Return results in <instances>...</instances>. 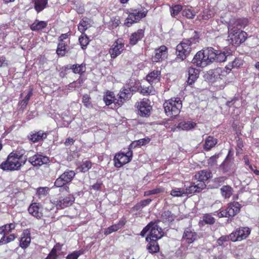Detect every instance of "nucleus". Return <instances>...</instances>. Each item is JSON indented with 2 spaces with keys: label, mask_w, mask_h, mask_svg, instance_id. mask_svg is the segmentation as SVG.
<instances>
[{
  "label": "nucleus",
  "mask_w": 259,
  "mask_h": 259,
  "mask_svg": "<svg viewBox=\"0 0 259 259\" xmlns=\"http://www.w3.org/2000/svg\"><path fill=\"white\" fill-rule=\"evenodd\" d=\"M188 78L187 82L189 84H192L199 76V70L193 67L188 68Z\"/></svg>",
  "instance_id": "obj_22"
},
{
  "label": "nucleus",
  "mask_w": 259,
  "mask_h": 259,
  "mask_svg": "<svg viewBox=\"0 0 259 259\" xmlns=\"http://www.w3.org/2000/svg\"><path fill=\"white\" fill-rule=\"evenodd\" d=\"M183 237L188 240V243H191L195 240L196 234L193 230L188 228L185 230Z\"/></svg>",
  "instance_id": "obj_27"
},
{
  "label": "nucleus",
  "mask_w": 259,
  "mask_h": 259,
  "mask_svg": "<svg viewBox=\"0 0 259 259\" xmlns=\"http://www.w3.org/2000/svg\"><path fill=\"white\" fill-rule=\"evenodd\" d=\"M7 28V25L0 26V38L4 39V38L7 36V32L6 30Z\"/></svg>",
  "instance_id": "obj_53"
},
{
  "label": "nucleus",
  "mask_w": 259,
  "mask_h": 259,
  "mask_svg": "<svg viewBox=\"0 0 259 259\" xmlns=\"http://www.w3.org/2000/svg\"><path fill=\"white\" fill-rule=\"evenodd\" d=\"M243 64L242 60L240 59L236 58L231 63H229L226 66L225 69L226 72H230L233 68H238Z\"/></svg>",
  "instance_id": "obj_31"
},
{
  "label": "nucleus",
  "mask_w": 259,
  "mask_h": 259,
  "mask_svg": "<svg viewBox=\"0 0 259 259\" xmlns=\"http://www.w3.org/2000/svg\"><path fill=\"white\" fill-rule=\"evenodd\" d=\"M8 64V61L4 57H0V67L7 66Z\"/></svg>",
  "instance_id": "obj_60"
},
{
  "label": "nucleus",
  "mask_w": 259,
  "mask_h": 259,
  "mask_svg": "<svg viewBox=\"0 0 259 259\" xmlns=\"http://www.w3.org/2000/svg\"><path fill=\"white\" fill-rule=\"evenodd\" d=\"M47 26V23L44 21L35 20L31 25L32 30L36 31L41 30Z\"/></svg>",
  "instance_id": "obj_32"
},
{
  "label": "nucleus",
  "mask_w": 259,
  "mask_h": 259,
  "mask_svg": "<svg viewBox=\"0 0 259 259\" xmlns=\"http://www.w3.org/2000/svg\"><path fill=\"white\" fill-rule=\"evenodd\" d=\"M151 201H152V200L151 199H146L141 200L139 203H140V205L141 206V207L143 208L144 207L149 205Z\"/></svg>",
  "instance_id": "obj_58"
},
{
  "label": "nucleus",
  "mask_w": 259,
  "mask_h": 259,
  "mask_svg": "<svg viewBox=\"0 0 259 259\" xmlns=\"http://www.w3.org/2000/svg\"><path fill=\"white\" fill-rule=\"evenodd\" d=\"M195 192H198V191L194 185H191L185 189V195H188Z\"/></svg>",
  "instance_id": "obj_51"
},
{
  "label": "nucleus",
  "mask_w": 259,
  "mask_h": 259,
  "mask_svg": "<svg viewBox=\"0 0 259 259\" xmlns=\"http://www.w3.org/2000/svg\"><path fill=\"white\" fill-rule=\"evenodd\" d=\"M75 200L72 195L69 194L66 196L62 197L57 201L56 207L58 209H64L71 206Z\"/></svg>",
  "instance_id": "obj_14"
},
{
  "label": "nucleus",
  "mask_w": 259,
  "mask_h": 259,
  "mask_svg": "<svg viewBox=\"0 0 259 259\" xmlns=\"http://www.w3.org/2000/svg\"><path fill=\"white\" fill-rule=\"evenodd\" d=\"M146 78L147 80L151 84L154 82H158L160 78V72L158 70H154L149 73Z\"/></svg>",
  "instance_id": "obj_24"
},
{
  "label": "nucleus",
  "mask_w": 259,
  "mask_h": 259,
  "mask_svg": "<svg viewBox=\"0 0 259 259\" xmlns=\"http://www.w3.org/2000/svg\"><path fill=\"white\" fill-rule=\"evenodd\" d=\"M221 167L224 172H228L234 170L233 162L229 156H227Z\"/></svg>",
  "instance_id": "obj_25"
},
{
  "label": "nucleus",
  "mask_w": 259,
  "mask_h": 259,
  "mask_svg": "<svg viewBox=\"0 0 259 259\" xmlns=\"http://www.w3.org/2000/svg\"><path fill=\"white\" fill-rule=\"evenodd\" d=\"M240 209V204L238 202L230 203L228 207L221 211L218 215L219 218L234 217L237 214Z\"/></svg>",
  "instance_id": "obj_10"
},
{
  "label": "nucleus",
  "mask_w": 259,
  "mask_h": 259,
  "mask_svg": "<svg viewBox=\"0 0 259 259\" xmlns=\"http://www.w3.org/2000/svg\"><path fill=\"white\" fill-rule=\"evenodd\" d=\"M50 160L47 156L35 154L28 158V161L34 166H39L49 163Z\"/></svg>",
  "instance_id": "obj_15"
},
{
  "label": "nucleus",
  "mask_w": 259,
  "mask_h": 259,
  "mask_svg": "<svg viewBox=\"0 0 259 259\" xmlns=\"http://www.w3.org/2000/svg\"><path fill=\"white\" fill-rule=\"evenodd\" d=\"M47 187H40L37 190V194L39 197L46 196L48 193Z\"/></svg>",
  "instance_id": "obj_54"
},
{
  "label": "nucleus",
  "mask_w": 259,
  "mask_h": 259,
  "mask_svg": "<svg viewBox=\"0 0 259 259\" xmlns=\"http://www.w3.org/2000/svg\"><path fill=\"white\" fill-rule=\"evenodd\" d=\"M124 45L121 39H118L114 42L109 50V53L112 58H115L119 56L124 50Z\"/></svg>",
  "instance_id": "obj_13"
},
{
  "label": "nucleus",
  "mask_w": 259,
  "mask_h": 259,
  "mask_svg": "<svg viewBox=\"0 0 259 259\" xmlns=\"http://www.w3.org/2000/svg\"><path fill=\"white\" fill-rule=\"evenodd\" d=\"M198 183L194 185L196 188L197 189L198 192H200L204 189L206 188V184L204 182L201 181H198Z\"/></svg>",
  "instance_id": "obj_56"
},
{
  "label": "nucleus",
  "mask_w": 259,
  "mask_h": 259,
  "mask_svg": "<svg viewBox=\"0 0 259 259\" xmlns=\"http://www.w3.org/2000/svg\"><path fill=\"white\" fill-rule=\"evenodd\" d=\"M132 157L133 152L130 148H128V151L126 154L124 153L116 154L114 158L115 166L118 168L121 167L123 165L130 162Z\"/></svg>",
  "instance_id": "obj_8"
},
{
  "label": "nucleus",
  "mask_w": 259,
  "mask_h": 259,
  "mask_svg": "<svg viewBox=\"0 0 259 259\" xmlns=\"http://www.w3.org/2000/svg\"><path fill=\"white\" fill-rule=\"evenodd\" d=\"M57 54L63 56L67 53V44L65 42L59 41L56 50Z\"/></svg>",
  "instance_id": "obj_36"
},
{
  "label": "nucleus",
  "mask_w": 259,
  "mask_h": 259,
  "mask_svg": "<svg viewBox=\"0 0 259 259\" xmlns=\"http://www.w3.org/2000/svg\"><path fill=\"white\" fill-rule=\"evenodd\" d=\"M148 244L147 246V249L150 253H153L159 251V247L157 242V240L149 239Z\"/></svg>",
  "instance_id": "obj_28"
},
{
  "label": "nucleus",
  "mask_w": 259,
  "mask_h": 259,
  "mask_svg": "<svg viewBox=\"0 0 259 259\" xmlns=\"http://www.w3.org/2000/svg\"><path fill=\"white\" fill-rule=\"evenodd\" d=\"M6 240H7L8 243H9L13 241L15 239L16 236L14 234H11L9 236L6 237Z\"/></svg>",
  "instance_id": "obj_64"
},
{
  "label": "nucleus",
  "mask_w": 259,
  "mask_h": 259,
  "mask_svg": "<svg viewBox=\"0 0 259 259\" xmlns=\"http://www.w3.org/2000/svg\"><path fill=\"white\" fill-rule=\"evenodd\" d=\"M5 228L7 229V230H6L7 234L9 233L12 231V230H14L15 228V225L13 223H10L9 224H7L4 225Z\"/></svg>",
  "instance_id": "obj_57"
},
{
  "label": "nucleus",
  "mask_w": 259,
  "mask_h": 259,
  "mask_svg": "<svg viewBox=\"0 0 259 259\" xmlns=\"http://www.w3.org/2000/svg\"><path fill=\"white\" fill-rule=\"evenodd\" d=\"M198 181L205 182L212 177V173L209 170L204 169L199 171L195 175Z\"/></svg>",
  "instance_id": "obj_23"
},
{
  "label": "nucleus",
  "mask_w": 259,
  "mask_h": 259,
  "mask_svg": "<svg viewBox=\"0 0 259 259\" xmlns=\"http://www.w3.org/2000/svg\"><path fill=\"white\" fill-rule=\"evenodd\" d=\"M144 36V31L143 29H139L136 32L133 33L130 36V44L131 45H135Z\"/></svg>",
  "instance_id": "obj_21"
},
{
  "label": "nucleus",
  "mask_w": 259,
  "mask_h": 259,
  "mask_svg": "<svg viewBox=\"0 0 259 259\" xmlns=\"http://www.w3.org/2000/svg\"><path fill=\"white\" fill-rule=\"evenodd\" d=\"M167 48L165 46H161L155 50L154 55L152 56V60L154 62H158L167 57Z\"/></svg>",
  "instance_id": "obj_16"
},
{
  "label": "nucleus",
  "mask_w": 259,
  "mask_h": 259,
  "mask_svg": "<svg viewBox=\"0 0 259 259\" xmlns=\"http://www.w3.org/2000/svg\"><path fill=\"white\" fill-rule=\"evenodd\" d=\"M48 4V0H35L34 8L37 12L42 11Z\"/></svg>",
  "instance_id": "obj_33"
},
{
  "label": "nucleus",
  "mask_w": 259,
  "mask_h": 259,
  "mask_svg": "<svg viewBox=\"0 0 259 259\" xmlns=\"http://www.w3.org/2000/svg\"><path fill=\"white\" fill-rule=\"evenodd\" d=\"M163 107L166 114L170 117L177 116L182 108V103L178 98H171L165 102Z\"/></svg>",
  "instance_id": "obj_5"
},
{
  "label": "nucleus",
  "mask_w": 259,
  "mask_h": 259,
  "mask_svg": "<svg viewBox=\"0 0 259 259\" xmlns=\"http://www.w3.org/2000/svg\"><path fill=\"white\" fill-rule=\"evenodd\" d=\"M161 219L164 222H172L174 220V217L171 211L169 210L164 211L161 214Z\"/></svg>",
  "instance_id": "obj_39"
},
{
  "label": "nucleus",
  "mask_w": 259,
  "mask_h": 259,
  "mask_svg": "<svg viewBox=\"0 0 259 259\" xmlns=\"http://www.w3.org/2000/svg\"><path fill=\"white\" fill-rule=\"evenodd\" d=\"M182 6L180 5H175L170 8V12L172 17H176L182 10Z\"/></svg>",
  "instance_id": "obj_43"
},
{
  "label": "nucleus",
  "mask_w": 259,
  "mask_h": 259,
  "mask_svg": "<svg viewBox=\"0 0 259 259\" xmlns=\"http://www.w3.org/2000/svg\"><path fill=\"white\" fill-rule=\"evenodd\" d=\"M248 24L247 19L233 18L230 20L228 28V40L232 45H239L243 42L246 38V33L240 29Z\"/></svg>",
  "instance_id": "obj_1"
},
{
  "label": "nucleus",
  "mask_w": 259,
  "mask_h": 259,
  "mask_svg": "<svg viewBox=\"0 0 259 259\" xmlns=\"http://www.w3.org/2000/svg\"><path fill=\"white\" fill-rule=\"evenodd\" d=\"M142 207L140 205V203H138L132 208V210L133 211H140L142 210Z\"/></svg>",
  "instance_id": "obj_62"
},
{
  "label": "nucleus",
  "mask_w": 259,
  "mask_h": 259,
  "mask_svg": "<svg viewBox=\"0 0 259 259\" xmlns=\"http://www.w3.org/2000/svg\"><path fill=\"white\" fill-rule=\"evenodd\" d=\"M221 191L222 196L225 198H229L232 194V188L228 186H224L221 189Z\"/></svg>",
  "instance_id": "obj_37"
},
{
  "label": "nucleus",
  "mask_w": 259,
  "mask_h": 259,
  "mask_svg": "<svg viewBox=\"0 0 259 259\" xmlns=\"http://www.w3.org/2000/svg\"><path fill=\"white\" fill-rule=\"evenodd\" d=\"M132 95V93L131 89H122L118 94V99H117L116 103H117L118 106H120L124 102L129 100Z\"/></svg>",
  "instance_id": "obj_17"
},
{
  "label": "nucleus",
  "mask_w": 259,
  "mask_h": 259,
  "mask_svg": "<svg viewBox=\"0 0 259 259\" xmlns=\"http://www.w3.org/2000/svg\"><path fill=\"white\" fill-rule=\"evenodd\" d=\"M217 143V139L214 138L213 137L208 136L205 141L204 145V149L207 151L210 150L213 148Z\"/></svg>",
  "instance_id": "obj_30"
},
{
  "label": "nucleus",
  "mask_w": 259,
  "mask_h": 259,
  "mask_svg": "<svg viewBox=\"0 0 259 259\" xmlns=\"http://www.w3.org/2000/svg\"><path fill=\"white\" fill-rule=\"evenodd\" d=\"M218 157V155H217L210 157L207 160L208 165L210 166H213L217 165Z\"/></svg>",
  "instance_id": "obj_50"
},
{
  "label": "nucleus",
  "mask_w": 259,
  "mask_h": 259,
  "mask_svg": "<svg viewBox=\"0 0 259 259\" xmlns=\"http://www.w3.org/2000/svg\"><path fill=\"white\" fill-rule=\"evenodd\" d=\"M148 231L149 234L146 238L147 241H149V239L157 240L163 236L162 229L157 225L156 223L150 222L143 229L140 235L144 236Z\"/></svg>",
  "instance_id": "obj_4"
},
{
  "label": "nucleus",
  "mask_w": 259,
  "mask_h": 259,
  "mask_svg": "<svg viewBox=\"0 0 259 259\" xmlns=\"http://www.w3.org/2000/svg\"><path fill=\"white\" fill-rule=\"evenodd\" d=\"M32 90L30 89L27 95L25 97L24 99L20 102V104L21 106V108H25L26 107V106L28 103V101H29L30 97L32 96Z\"/></svg>",
  "instance_id": "obj_44"
},
{
  "label": "nucleus",
  "mask_w": 259,
  "mask_h": 259,
  "mask_svg": "<svg viewBox=\"0 0 259 259\" xmlns=\"http://www.w3.org/2000/svg\"><path fill=\"white\" fill-rule=\"evenodd\" d=\"M164 191V189L162 188H157L153 190H150V194H156Z\"/></svg>",
  "instance_id": "obj_59"
},
{
  "label": "nucleus",
  "mask_w": 259,
  "mask_h": 259,
  "mask_svg": "<svg viewBox=\"0 0 259 259\" xmlns=\"http://www.w3.org/2000/svg\"><path fill=\"white\" fill-rule=\"evenodd\" d=\"M147 11L141 12L136 10H133V12L130 14L128 17L125 20L124 22L125 25L127 27H130L133 23L137 22V21L145 17L147 15Z\"/></svg>",
  "instance_id": "obj_12"
},
{
  "label": "nucleus",
  "mask_w": 259,
  "mask_h": 259,
  "mask_svg": "<svg viewBox=\"0 0 259 259\" xmlns=\"http://www.w3.org/2000/svg\"><path fill=\"white\" fill-rule=\"evenodd\" d=\"M170 195L174 197H181L185 195V189L181 188H175L171 191Z\"/></svg>",
  "instance_id": "obj_41"
},
{
  "label": "nucleus",
  "mask_w": 259,
  "mask_h": 259,
  "mask_svg": "<svg viewBox=\"0 0 259 259\" xmlns=\"http://www.w3.org/2000/svg\"><path fill=\"white\" fill-rule=\"evenodd\" d=\"M69 36L68 33L62 34L59 37L58 40L59 41L65 42L64 40L66 39Z\"/></svg>",
  "instance_id": "obj_61"
},
{
  "label": "nucleus",
  "mask_w": 259,
  "mask_h": 259,
  "mask_svg": "<svg viewBox=\"0 0 259 259\" xmlns=\"http://www.w3.org/2000/svg\"><path fill=\"white\" fill-rule=\"evenodd\" d=\"M75 176V172L73 170H66L56 179L54 186L62 188L63 190L69 192V188L67 184L71 182Z\"/></svg>",
  "instance_id": "obj_7"
},
{
  "label": "nucleus",
  "mask_w": 259,
  "mask_h": 259,
  "mask_svg": "<svg viewBox=\"0 0 259 259\" xmlns=\"http://www.w3.org/2000/svg\"><path fill=\"white\" fill-rule=\"evenodd\" d=\"M211 51L213 54L212 62L214 61L218 62H223L226 61L229 55H227L225 52L219 50H215L213 48H211Z\"/></svg>",
  "instance_id": "obj_19"
},
{
  "label": "nucleus",
  "mask_w": 259,
  "mask_h": 259,
  "mask_svg": "<svg viewBox=\"0 0 259 259\" xmlns=\"http://www.w3.org/2000/svg\"><path fill=\"white\" fill-rule=\"evenodd\" d=\"M136 107L138 110V114L142 117H148L150 115L152 106L148 99H144L140 102L136 103Z\"/></svg>",
  "instance_id": "obj_11"
},
{
  "label": "nucleus",
  "mask_w": 259,
  "mask_h": 259,
  "mask_svg": "<svg viewBox=\"0 0 259 259\" xmlns=\"http://www.w3.org/2000/svg\"><path fill=\"white\" fill-rule=\"evenodd\" d=\"M194 47L192 39L183 40L177 46V59L184 60Z\"/></svg>",
  "instance_id": "obj_6"
},
{
  "label": "nucleus",
  "mask_w": 259,
  "mask_h": 259,
  "mask_svg": "<svg viewBox=\"0 0 259 259\" xmlns=\"http://www.w3.org/2000/svg\"><path fill=\"white\" fill-rule=\"evenodd\" d=\"M79 41L82 49H85L89 43V38L87 35H82L79 38Z\"/></svg>",
  "instance_id": "obj_45"
},
{
  "label": "nucleus",
  "mask_w": 259,
  "mask_h": 259,
  "mask_svg": "<svg viewBox=\"0 0 259 259\" xmlns=\"http://www.w3.org/2000/svg\"><path fill=\"white\" fill-rule=\"evenodd\" d=\"M196 125V124L192 121H184L180 122L178 127L183 130L188 131L194 128Z\"/></svg>",
  "instance_id": "obj_34"
},
{
  "label": "nucleus",
  "mask_w": 259,
  "mask_h": 259,
  "mask_svg": "<svg viewBox=\"0 0 259 259\" xmlns=\"http://www.w3.org/2000/svg\"><path fill=\"white\" fill-rule=\"evenodd\" d=\"M104 101L107 105H109L113 102L115 104H117V103H116L117 99L115 98L113 93L112 92H107L106 95L104 97Z\"/></svg>",
  "instance_id": "obj_35"
},
{
  "label": "nucleus",
  "mask_w": 259,
  "mask_h": 259,
  "mask_svg": "<svg viewBox=\"0 0 259 259\" xmlns=\"http://www.w3.org/2000/svg\"><path fill=\"white\" fill-rule=\"evenodd\" d=\"M124 225L123 221H119L117 224L111 226L105 229L104 234L106 235H109L112 232H115L120 228H121Z\"/></svg>",
  "instance_id": "obj_29"
},
{
  "label": "nucleus",
  "mask_w": 259,
  "mask_h": 259,
  "mask_svg": "<svg viewBox=\"0 0 259 259\" xmlns=\"http://www.w3.org/2000/svg\"><path fill=\"white\" fill-rule=\"evenodd\" d=\"M83 253V251L80 250L75 251L68 254L66 259H77L79 255Z\"/></svg>",
  "instance_id": "obj_48"
},
{
  "label": "nucleus",
  "mask_w": 259,
  "mask_h": 259,
  "mask_svg": "<svg viewBox=\"0 0 259 259\" xmlns=\"http://www.w3.org/2000/svg\"><path fill=\"white\" fill-rule=\"evenodd\" d=\"M149 139H142L138 141L133 142L129 146V148L131 150L133 148H135L137 146H141L145 145L146 143L149 142Z\"/></svg>",
  "instance_id": "obj_38"
},
{
  "label": "nucleus",
  "mask_w": 259,
  "mask_h": 259,
  "mask_svg": "<svg viewBox=\"0 0 259 259\" xmlns=\"http://www.w3.org/2000/svg\"><path fill=\"white\" fill-rule=\"evenodd\" d=\"M72 69L75 73L81 74L85 71L86 68L85 65L81 64L73 65Z\"/></svg>",
  "instance_id": "obj_42"
},
{
  "label": "nucleus",
  "mask_w": 259,
  "mask_h": 259,
  "mask_svg": "<svg viewBox=\"0 0 259 259\" xmlns=\"http://www.w3.org/2000/svg\"><path fill=\"white\" fill-rule=\"evenodd\" d=\"M250 232L248 227H240L230 234V239L233 242L241 241L247 238Z\"/></svg>",
  "instance_id": "obj_9"
},
{
  "label": "nucleus",
  "mask_w": 259,
  "mask_h": 259,
  "mask_svg": "<svg viewBox=\"0 0 259 259\" xmlns=\"http://www.w3.org/2000/svg\"><path fill=\"white\" fill-rule=\"evenodd\" d=\"M182 15L188 19H193L195 16V13L189 9H185L182 11Z\"/></svg>",
  "instance_id": "obj_46"
},
{
  "label": "nucleus",
  "mask_w": 259,
  "mask_h": 259,
  "mask_svg": "<svg viewBox=\"0 0 259 259\" xmlns=\"http://www.w3.org/2000/svg\"><path fill=\"white\" fill-rule=\"evenodd\" d=\"M202 224L203 223L205 224H213L215 222L214 218L209 214H205L202 217V220L201 221Z\"/></svg>",
  "instance_id": "obj_40"
},
{
  "label": "nucleus",
  "mask_w": 259,
  "mask_h": 259,
  "mask_svg": "<svg viewBox=\"0 0 259 259\" xmlns=\"http://www.w3.org/2000/svg\"><path fill=\"white\" fill-rule=\"evenodd\" d=\"M23 149H17L9 154L7 160L2 163L0 167L4 170H18L27 160V156Z\"/></svg>",
  "instance_id": "obj_2"
},
{
  "label": "nucleus",
  "mask_w": 259,
  "mask_h": 259,
  "mask_svg": "<svg viewBox=\"0 0 259 259\" xmlns=\"http://www.w3.org/2000/svg\"><path fill=\"white\" fill-rule=\"evenodd\" d=\"M92 167V163L89 161H85L82 163L80 166V169L82 172H86Z\"/></svg>",
  "instance_id": "obj_47"
},
{
  "label": "nucleus",
  "mask_w": 259,
  "mask_h": 259,
  "mask_svg": "<svg viewBox=\"0 0 259 259\" xmlns=\"http://www.w3.org/2000/svg\"><path fill=\"white\" fill-rule=\"evenodd\" d=\"M48 133L42 131H39L37 132H31L28 136V138L33 143L43 141L46 139Z\"/></svg>",
  "instance_id": "obj_18"
},
{
  "label": "nucleus",
  "mask_w": 259,
  "mask_h": 259,
  "mask_svg": "<svg viewBox=\"0 0 259 259\" xmlns=\"http://www.w3.org/2000/svg\"><path fill=\"white\" fill-rule=\"evenodd\" d=\"M229 238H230V235L223 236L218 239L217 243L220 246L224 245V243L227 241H228Z\"/></svg>",
  "instance_id": "obj_55"
},
{
  "label": "nucleus",
  "mask_w": 259,
  "mask_h": 259,
  "mask_svg": "<svg viewBox=\"0 0 259 259\" xmlns=\"http://www.w3.org/2000/svg\"><path fill=\"white\" fill-rule=\"evenodd\" d=\"M90 99V96L87 94L83 95L82 97V103L87 107H89L91 105Z\"/></svg>",
  "instance_id": "obj_52"
},
{
  "label": "nucleus",
  "mask_w": 259,
  "mask_h": 259,
  "mask_svg": "<svg viewBox=\"0 0 259 259\" xmlns=\"http://www.w3.org/2000/svg\"><path fill=\"white\" fill-rule=\"evenodd\" d=\"M213 54L211 48L199 51L194 57L192 63L197 66L204 67L212 62Z\"/></svg>",
  "instance_id": "obj_3"
},
{
  "label": "nucleus",
  "mask_w": 259,
  "mask_h": 259,
  "mask_svg": "<svg viewBox=\"0 0 259 259\" xmlns=\"http://www.w3.org/2000/svg\"><path fill=\"white\" fill-rule=\"evenodd\" d=\"M74 140L72 138H68L66 140V141L65 142V144L66 146L71 145L74 143Z\"/></svg>",
  "instance_id": "obj_63"
},
{
  "label": "nucleus",
  "mask_w": 259,
  "mask_h": 259,
  "mask_svg": "<svg viewBox=\"0 0 259 259\" xmlns=\"http://www.w3.org/2000/svg\"><path fill=\"white\" fill-rule=\"evenodd\" d=\"M31 242L30 233L29 230L23 231L21 235L20 246L23 248H27Z\"/></svg>",
  "instance_id": "obj_20"
},
{
  "label": "nucleus",
  "mask_w": 259,
  "mask_h": 259,
  "mask_svg": "<svg viewBox=\"0 0 259 259\" xmlns=\"http://www.w3.org/2000/svg\"><path fill=\"white\" fill-rule=\"evenodd\" d=\"M28 210L30 214L36 218L40 219L42 216V213L39 211V207L38 204L36 203L31 204L29 207Z\"/></svg>",
  "instance_id": "obj_26"
},
{
  "label": "nucleus",
  "mask_w": 259,
  "mask_h": 259,
  "mask_svg": "<svg viewBox=\"0 0 259 259\" xmlns=\"http://www.w3.org/2000/svg\"><path fill=\"white\" fill-rule=\"evenodd\" d=\"M89 24L85 21H81L78 26V30L83 33L88 28Z\"/></svg>",
  "instance_id": "obj_49"
}]
</instances>
